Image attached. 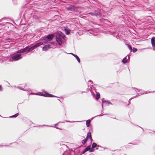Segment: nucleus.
Masks as SVG:
<instances>
[{"instance_id": "f257e3e1", "label": "nucleus", "mask_w": 155, "mask_h": 155, "mask_svg": "<svg viewBox=\"0 0 155 155\" xmlns=\"http://www.w3.org/2000/svg\"><path fill=\"white\" fill-rule=\"evenodd\" d=\"M22 57L21 54L20 53H17V52L12 55L11 58L10 59V61L12 62L21 59Z\"/></svg>"}, {"instance_id": "f03ea898", "label": "nucleus", "mask_w": 155, "mask_h": 155, "mask_svg": "<svg viewBox=\"0 0 155 155\" xmlns=\"http://www.w3.org/2000/svg\"><path fill=\"white\" fill-rule=\"evenodd\" d=\"M43 44L42 42H39L36 44L35 45H34L32 47H30L28 46V52L30 51L34 50L35 48L42 45Z\"/></svg>"}, {"instance_id": "7ed1b4c3", "label": "nucleus", "mask_w": 155, "mask_h": 155, "mask_svg": "<svg viewBox=\"0 0 155 155\" xmlns=\"http://www.w3.org/2000/svg\"><path fill=\"white\" fill-rule=\"evenodd\" d=\"M28 52V46L24 48L21 49L20 50L17 51V53H24L26 52Z\"/></svg>"}, {"instance_id": "20e7f679", "label": "nucleus", "mask_w": 155, "mask_h": 155, "mask_svg": "<svg viewBox=\"0 0 155 155\" xmlns=\"http://www.w3.org/2000/svg\"><path fill=\"white\" fill-rule=\"evenodd\" d=\"M53 37V36L52 35H50L46 37L44 39L45 40H47L48 41H50L52 39Z\"/></svg>"}, {"instance_id": "39448f33", "label": "nucleus", "mask_w": 155, "mask_h": 155, "mask_svg": "<svg viewBox=\"0 0 155 155\" xmlns=\"http://www.w3.org/2000/svg\"><path fill=\"white\" fill-rule=\"evenodd\" d=\"M56 40L57 41L59 45H61L62 43V39L59 36L58 37H56Z\"/></svg>"}, {"instance_id": "423d86ee", "label": "nucleus", "mask_w": 155, "mask_h": 155, "mask_svg": "<svg viewBox=\"0 0 155 155\" xmlns=\"http://www.w3.org/2000/svg\"><path fill=\"white\" fill-rule=\"evenodd\" d=\"M88 150H89V151L90 152H92L93 151L92 149L89 146H88L83 150V153H84L86 151Z\"/></svg>"}, {"instance_id": "0eeeda50", "label": "nucleus", "mask_w": 155, "mask_h": 155, "mask_svg": "<svg viewBox=\"0 0 155 155\" xmlns=\"http://www.w3.org/2000/svg\"><path fill=\"white\" fill-rule=\"evenodd\" d=\"M151 41L152 45L153 47V50H155V41L154 38H151Z\"/></svg>"}, {"instance_id": "6e6552de", "label": "nucleus", "mask_w": 155, "mask_h": 155, "mask_svg": "<svg viewBox=\"0 0 155 155\" xmlns=\"http://www.w3.org/2000/svg\"><path fill=\"white\" fill-rule=\"evenodd\" d=\"M51 47V45H45L42 48V50L43 51H46L49 48H50Z\"/></svg>"}, {"instance_id": "1a4fd4ad", "label": "nucleus", "mask_w": 155, "mask_h": 155, "mask_svg": "<svg viewBox=\"0 0 155 155\" xmlns=\"http://www.w3.org/2000/svg\"><path fill=\"white\" fill-rule=\"evenodd\" d=\"M89 138H90V139H91V140H92V137H91V133L90 132H88L86 138L87 139H88Z\"/></svg>"}, {"instance_id": "9d476101", "label": "nucleus", "mask_w": 155, "mask_h": 155, "mask_svg": "<svg viewBox=\"0 0 155 155\" xmlns=\"http://www.w3.org/2000/svg\"><path fill=\"white\" fill-rule=\"evenodd\" d=\"M73 56H74L75 58H76V59H77L78 61V62L80 63V60L78 57L76 55L74 54L73 53H71Z\"/></svg>"}, {"instance_id": "9b49d317", "label": "nucleus", "mask_w": 155, "mask_h": 155, "mask_svg": "<svg viewBox=\"0 0 155 155\" xmlns=\"http://www.w3.org/2000/svg\"><path fill=\"white\" fill-rule=\"evenodd\" d=\"M95 12L97 16H100L101 15V13L99 10L95 11Z\"/></svg>"}, {"instance_id": "f8f14e48", "label": "nucleus", "mask_w": 155, "mask_h": 155, "mask_svg": "<svg viewBox=\"0 0 155 155\" xmlns=\"http://www.w3.org/2000/svg\"><path fill=\"white\" fill-rule=\"evenodd\" d=\"M127 56H126V57L124 58L122 61V62L123 63H125L127 62Z\"/></svg>"}, {"instance_id": "ddd939ff", "label": "nucleus", "mask_w": 155, "mask_h": 155, "mask_svg": "<svg viewBox=\"0 0 155 155\" xmlns=\"http://www.w3.org/2000/svg\"><path fill=\"white\" fill-rule=\"evenodd\" d=\"M91 120H87L86 122V125L87 127H89L90 125Z\"/></svg>"}, {"instance_id": "4468645a", "label": "nucleus", "mask_w": 155, "mask_h": 155, "mask_svg": "<svg viewBox=\"0 0 155 155\" xmlns=\"http://www.w3.org/2000/svg\"><path fill=\"white\" fill-rule=\"evenodd\" d=\"M100 97V94L99 93H97L96 95L95 98H96V99H98Z\"/></svg>"}, {"instance_id": "2eb2a0df", "label": "nucleus", "mask_w": 155, "mask_h": 155, "mask_svg": "<svg viewBox=\"0 0 155 155\" xmlns=\"http://www.w3.org/2000/svg\"><path fill=\"white\" fill-rule=\"evenodd\" d=\"M87 139L86 138H84L83 140H82V143L84 145L86 142L87 141Z\"/></svg>"}, {"instance_id": "dca6fc26", "label": "nucleus", "mask_w": 155, "mask_h": 155, "mask_svg": "<svg viewBox=\"0 0 155 155\" xmlns=\"http://www.w3.org/2000/svg\"><path fill=\"white\" fill-rule=\"evenodd\" d=\"M46 96H48V97H54V96L51 94H49L48 93L47 94V95H46Z\"/></svg>"}, {"instance_id": "f3484780", "label": "nucleus", "mask_w": 155, "mask_h": 155, "mask_svg": "<svg viewBox=\"0 0 155 155\" xmlns=\"http://www.w3.org/2000/svg\"><path fill=\"white\" fill-rule=\"evenodd\" d=\"M97 144L95 143H93L92 145V148H95L97 146Z\"/></svg>"}, {"instance_id": "a211bd4d", "label": "nucleus", "mask_w": 155, "mask_h": 155, "mask_svg": "<svg viewBox=\"0 0 155 155\" xmlns=\"http://www.w3.org/2000/svg\"><path fill=\"white\" fill-rule=\"evenodd\" d=\"M65 31H66L65 33L66 35H69L70 34L69 31L68 30L65 29Z\"/></svg>"}, {"instance_id": "6ab92c4d", "label": "nucleus", "mask_w": 155, "mask_h": 155, "mask_svg": "<svg viewBox=\"0 0 155 155\" xmlns=\"http://www.w3.org/2000/svg\"><path fill=\"white\" fill-rule=\"evenodd\" d=\"M18 113H17L16 114H15L14 115L12 116H11L10 117H16L17 116H18Z\"/></svg>"}, {"instance_id": "aec40b11", "label": "nucleus", "mask_w": 155, "mask_h": 155, "mask_svg": "<svg viewBox=\"0 0 155 155\" xmlns=\"http://www.w3.org/2000/svg\"><path fill=\"white\" fill-rule=\"evenodd\" d=\"M137 51V49L135 48H133V52H135Z\"/></svg>"}, {"instance_id": "412c9836", "label": "nucleus", "mask_w": 155, "mask_h": 155, "mask_svg": "<svg viewBox=\"0 0 155 155\" xmlns=\"http://www.w3.org/2000/svg\"><path fill=\"white\" fill-rule=\"evenodd\" d=\"M128 47L129 48L130 50L131 51L132 50V47H131V46L130 45H128Z\"/></svg>"}, {"instance_id": "4be33fe9", "label": "nucleus", "mask_w": 155, "mask_h": 155, "mask_svg": "<svg viewBox=\"0 0 155 155\" xmlns=\"http://www.w3.org/2000/svg\"><path fill=\"white\" fill-rule=\"evenodd\" d=\"M107 102L108 103V104H112V103L109 101H107Z\"/></svg>"}, {"instance_id": "5701e85b", "label": "nucleus", "mask_w": 155, "mask_h": 155, "mask_svg": "<svg viewBox=\"0 0 155 155\" xmlns=\"http://www.w3.org/2000/svg\"><path fill=\"white\" fill-rule=\"evenodd\" d=\"M72 8H68V10H71V9Z\"/></svg>"}, {"instance_id": "b1692460", "label": "nucleus", "mask_w": 155, "mask_h": 155, "mask_svg": "<svg viewBox=\"0 0 155 155\" xmlns=\"http://www.w3.org/2000/svg\"><path fill=\"white\" fill-rule=\"evenodd\" d=\"M0 91H2V88L1 86H0Z\"/></svg>"}, {"instance_id": "393cba45", "label": "nucleus", "mask_w": 155, "mask_h": 155, "mask_svg": "<svg viewBox=\"0 0 155 155\" xmlns=\"http://www.w3.org/2000/svg\"><path fill=\"white\" fill-rule=\"evenodd\" d=\"M102 109H103V104H102Z\"/></svg>"}, {"instance_id": "a878e982", "label": "nucleus", "mask_w": 155, "mask_h": 155, "mask_svg": "<svg viewBox=\"0 0 155 155\" xmlns=\"http://www.w3.org/2000/svg\"><path fill=\"white\" fill-rule=\"evenodd\" d=\"M98 116H101V115H98Z\"/></svg>"}, {"instance_id": "bb28decb", "label": "nucleus", "mask_w": 155, "mask_h": 155, "mask_svg": "<svg viewBox=\"0 0 155 155\" xmlns=\"http://www.w3.org/2000/svg\"><path fill=\"white\" fill-rule=\"evenodd\" d=\"M39 95H42L40 94H38Z\"/></svg>"}, {"instance_id": "cd10ccee", "label": "nucleus", "mask_w": 155, "mask_h": 155, "mask_svg": "<svg viewBox=\"0 0 155 155\" xmlns=\"http://www.w3.org/2000/svg\"><path fill=\"white\" fill-rule=\"evenodd\" d=\"M128 58H129V56H128Z\"/></svg>"}]
</instances>
